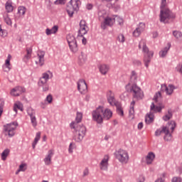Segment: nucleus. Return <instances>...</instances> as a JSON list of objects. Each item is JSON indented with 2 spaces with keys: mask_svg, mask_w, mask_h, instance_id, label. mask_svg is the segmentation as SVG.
<instances>
[{
  "mask_svg": "<svg viewBox=\"0 0 182 182\" xmlns=\"http://www.w3.org/2000/svg\"><path fill=\"white\" fill-rule=\"evenodd\" d=\"M174 18L175 16L174 14H173V12L167 8L166 0H161L160 13L161 22H163V23H168V21Z\"/></svg>",
  "mask_w": 182,
  "mask_h": 182,
  "instance_id": "f257e3e1",
  "label": "nucleus"
},
{
  "mask_svg": "<svg viewBox=\"0 0 182 182\" xmlns=\"http://www.w3.org/2000/svg\"><path fill=\"white\" fill-rule=\"evenodd\" d=\"M139 48L142 49L144 53V62L146 68H149V65L151 62V59L154 55V52L149 50V47L146 45V40L142 39L139 43Z\"/></svg>",
  "mask_w": 182,
  "mask_h": 182,
  "instance_id": "f03ea898",
  "label": "nucleus"
},
{
  "mask_svg": "<svg viewBox=\"0 0 182 182\" xmlns=\"http://www.w3.org/2000/svg\"><path fill=\"white\" fill-rule=\"evenodd\" d=\"M70 126L71 129H75L74 139L75 141L77 143L82 141L83 140V137L86 136V127L83 124L76 126V122H71Z\"/></svg>",
  "mask_w": 182,
  "mask_h": 182,
  "instance_id": "7ed1b4c3",
  "label": "nucleus"
},
{
  "mask_svg": "<svg viewBox=\"0 0 182 182\" xmlns=\"http://www.w3.org/2000/svg\"><path fill=\"white\" fill-rule=\"evenodd\" d=\"M53 77V74L50 71H47L42 74V76L40 77L38 82V87H41L43 92H48L49 90V84H48V81L49 79H52Z\"/></svg>",
  "mask_w": 182,
  "mask_h": 182,
  "instance_id": "20e7f679",
  "label": "nucleus"
},
{
  "mask_svg": "<svg viewBox=\"0 0 182 182\" xmlns=\"http://www.w3.org/2000/svg\"><path fill=\"white\" fill-rule=\"evenodd\" d=\"M125 89L127 92H130V93L132 94V96L134 99H137L138 100H140V99H143V97L144 96L141 88H140L136 84L131 85L130 83H129L126 85Z\"/></svg>",
  "mask_w": 182,
  "mask_h": 182,
  "instance_id": "39448f33",
  "label": "nucleus"
},
{
  "mask_svg": "<svg viewBox=\"0 0 182 182\" xmlns=\"http://www.w3.org/2000/svg\"><path fill=\"white\" fill-rule=\"evenodd\" d=\"M164 109V105H160L159 106H156L154 105V102H152L151 105V112L149 114H147L145 117V122L146 124H150V123H153L154 121V113H157V112H161V109Z\"/></svg>",
  "mask_w": 182,
  "mask_h": 182,
  "instance_id": "423d86ee",
  "label": "nucleus"
},
{
  "mask_svg": "<svg viewBox=\"0 0 182 182\" xmlns=\"http://www.w3.org/2000/svg\"><path fill=\"white\" fill-rule=\"evenodd\" d=\"M114 156L122 164H127L129 163V152L126 150L119 149L114 153Z\"/></svg>",
  "mask_w": 182,
  "mask_h": 182,
  "instance_id": "0eeeda50",
  "label": "nucleus"
},
{
  "mask_svg": "<svg viewBox=\"0 0 182 182\" xmlns=\"http://www.w3.org/2000/svg\"><path fill=\"white\" fill-rule=\"evenodd\" d=\"M18 126H19V124L16 122H13L4 125V130L6 136H9V137H14L16 134V129H18Z\"/></svg>",
  "mask_w": 182,
  "mask_h": 182,
  "instance_id": "6e6552de",
  "label": "nucleus"
},
{
  "mask_svg": "<svg viewBox=\"0 0 182 182\" xmlns=\"http://www.w3.org/2000/svg\"><path fill=\"white\" fill-rule=\"evenodd\" d=\"M70 4L67 6L66 11L70 18H72L75 14V11H79L82 2L80 0H70Z\"/></svg>",
  "mask_w": 182,
  "mask_h": 182,
  "instance_id": "1a4fd4ad",
  "label": "nucleus"
},
{
  "mask_svg": "<svg viewBox=\"0 0 182 182\" xmlns=\"http://www.w3.org/2000/svg\"><path fill=\"white\" fill-rule=\"evenodd\" d=\"M92 119L97 123H103V107L100 106L92 112Z\"/></svg>",
  "mask_w": 182,
  "mask_h": 182,
  "instance_id": "9d476101",
  "label": "nucleus"
},
{
  "mask_svg": "<svg viewBox=\"0 0 182 182\" xmlns=\"http://www.w3.org/2000/svg\"><path fill=\"white\" fill-rule=\"evenodd\" d=\"M67 41L70 46V49L71 51L73 52V53H76L77 50H79V48H77V43L76 42V38H75V36L71 34H68L67 36Z\"/></svg>",
  "mask_w": 182,
  "mask_h": 182,
  "instance_id": "9b49d317",
  "label": "nucleus"
},
{
  "mask_svg": "<svg viewBox=\"0 0 182 182\" xmlns=\"http://www.w3.org/2000/svg\"><path fill=\"white\" fill-rule=\"evenodd\" d=\"M116 22V18L112 16H107L104 18L103 22L101 23V28L105 30L107 26H113Z\"/></svg>",
  "mask_w": 182,
  "mask_h": 182,
  "instance_id": "f8f14e48",
  "label": "nucleus"
},
{
  "mask_svg": "<svg viewBox=\"0 0 182 182\" xmlns=\"http://www.w3.org/2000/svg\"><path fill=\"white\" fill-rule=\"evenodd\" d=\"M110 157L109 155H105L100 163V169L102 171H107L109 170V160Z\"/></svg>",
  "mask_w": 182,
  "mask_h": 182,
  "instance_id": "ddd939ff",
  "label": "nucleus"
},
{
  "mask_svg": "<svg viewBox=\"0 0 182 182\" xmlns=\"http://www.w3.org/2000/svg\"><path fill=\"white\" fill-rule=\"evenodd\" d=\"M107 100L110 106H117V100L114 98V93L112 90L107 92Z\"/></svg>",
  "mask_w": 182,
  "mask_h": 182,
  "instance_id": "4468645a",
  "label": "nucleus"
},
{
  "mask_svg": "<svg viewBox=\"0 0 182 182\" xmlns=\"http://www.w3.org/2000/svg\"><path fill=\"white\" fill-rule=\"evenodd\" d=\"M174 90H176V87L173 85H168V86H167L166 84H162L161 85V92H165L168 96H171Z\"/></svg>",
  "mask_w": 182,
  "mask_h": 182,
  "instance_id": "2eb2a0df",
  "label": "nucleus"
},
{
  "mask_svg": "<svg viewBox=\"0 0 182 182\" xmlns=\"http://www.w3.org/2000/svg\"><path fill=\"white\" fill-rule=\"evenodd\" d=\"M88 31H89V28L87 27V25L86 24V21L85 20L80 21V29L78 31V36H83L84 35H86V33H87Z\"/></svg>",
  "mask_w": 182,
  "mask_h": 182,
  "instance_id": "dca6fc26",
  "label": "nucleus"
},
{
  "mask_svg": "<svg viewBox=\"0 0 182 182\" xmlns=\"http://www.w3.org/2000/svg\"><path fill=\"white\" fill-rule=\"evenodd\" d=\"M146 28V25L144 23H139L137 26L136 29L133 31V36L135 38H139L141 33L144 31V28Z\"/></svg>",
  "mask_w": 182,
  "mask_h": 182,
  "instance_id": "f3484780",
  "label": "nucleus"
},
{
  "mask_svg": "<svg viewBox=\"0 0 182 182\" xmlns=\"http://www.w3.org/2000/svg\"><path fill=\"white\" fill-rule=\"evenodd\" d=\"M55 155V150L50 149L48 150L47 154L46 155L43 161L46 166H50L52 164V157Z\"/></svg>",
  "mask_w": 182,
  "mask_h": 182,
  "instance_id": "a211bd4d",
  "label": "nucleus"
},
{
  "mask_svg": "<svg viewBox=\"0 0 182 182\" xmlns=\"http://www.w3.org/2000/svg\"><path fill=\"white\" fill-rule=\"evenodd\" d=\"M38 60H36V64L37 66L42 68L45 65V52L39 51L37 55Z\"/></svg>",
  "mask_w": 182,
  "mask_h": 182,
  "instance_id": "6ab92c4d",
  "label": "nucleus"
},
{
  "mask_svg": "<svg viewBox=\"0 0 182 182\" xmlns=\"http://www.w3.org/2000/svg\"><path fill=\"white\" fill-rule=\"evenodd\" d=\"M77 89L80 93H86L87 92V84L85 80H80L77 82Z\"/></svg>",
  "mask_w": 182,
  "mask_h": 182,
  "instance_id": "aec40b11",
  "label": "nucleus"
},
{
  "mask_svg": "<svg viewBox=\"0 0 182 182\" xmlns=\"http://www.w3.org/2000/svg\"><path fill=\"white\" fill-rule=\"evenodd\" d=\"M11 59H12V55L9 54L5 60V63L3 65V70L4 72H9V70L12 69V66L11 65Z\"/></svg>",
  "mask_w": 182,
  "mask_h": 182,
  "instance_id": "412c9836",
  "label": "nucleus"
},
{
  "mask_svg": "<svg viewBox=\"0 0 182 182\" xmlns=\"http://www.w3.org/2000/svg\"><path fill=\"white\" fill-rule=\"evenodd\" d=\"M23 92H25V88L22 87H16L11 90L10 95L11 96H21Z\"/></svg>",
  "mask_w": 182,
  "mask_h": 182,
  "instance_id": "4be33fe9",
  "label": "nucleus"
},
{
  "mask_svg": "<svg viewBox=\"0 0 182 182\" xmlns=\"http://www.w3.org/2000/svg\"><path fill=\"white\" fill-rule=\"evenodd\" d=\"M154 159H156V154L153 152H149L145 156V163L148 165L152 164Z\"/></svg>",
  "mask_w": 182,
  "mask_h": 182,
  "instance_id": "5701e85b",
  "label": "nucleus"
},
{
  "mask_svg": "<svg viewBox=\"0 0 182 182\" xmlns=\"http://www.w3.org/2000/svg\"><path fill=\"white\" fill-rule=\"evenodd\" d=\"M113 116V112L109 108H104L103 107V114L102 117L105 119V120H109Z\"/></svg>",
  "mask_w": 182,
  "mask_h": 182,
  "instance_id": "b1692460",
  "label": "nucleus"
},
{
  "mask_svg": "<svg viewBox=\"0 0 182 182\" xmlns=\"http://www.w3.org/2000/svg\"><path fill=\"white\" fill-rule=\"evenodd\" d=\"M164 129H165L166 132H173L174 129H176V122L171 121V122L168 123V125H166V127H164Z\"/></svg>",
  "mask_w": 182,
  "mask_h": 182,
  "instance_id": "393cba45",
  "label": "nucleus"
},
{
  "mask_svg": "<svg viewBox=\"0 0 182 182\" xmlns=\"http://www.w3.org/2000/svg\"><path fill=\"white\" fill-rule=\"evenodd\" d=\"M53 101V97H52V95H48L45 100V102H41V107L42 109H45L46 107V105H50L52 102Z\"/></svg>",
  "mask_w": 182,
  "mask_h": 182,
  "instance_id": "a878e982",
  "label": "nucleus"
},
{
  "mask_svg": "<svg viewBox=\"0 0 182 182\" xmlns=\"http://www.w3.org/2000/svg\"><path fill=\"white\" fill-rule=\"evenodd\" d=\"M170 48H171V44L168 43V46L165 47L159 52L160 58H166L167 53H168V50H170Z\"/></svg>",
  "mask_w": 182,
  "mask_h": 182,
  "instance_id": "bb28decb",
  "label": "nucleus"
},
{
  "mask_svg": "<svg viewBox=\"0 0 182 182\" xmlns=\"http://www.w3.org/2000/svg\"><path fill=\"white\" fill-rule=\"evenodd\" d=\"M5 8H6V12H8V14H11V12H13L14 11V6H13L12 1L8 0L5 4Z\"/></svg>",
  "mask_w": 182,
  "mask_h": 182,
  "instance_id": "cd10ccee",
  "label": "nucleus"
},
{
  "mask_svg": "<svg viewBox=\"0 0 182 182\" xmlns=\"http://www.w3.org/2000/svg\"><path fill=\"white\" fill-rule=\"evenodd\" d=\"M136 104V102L134 100L131 102L130 107H129V117L130 119H134V105Z\"/></svg>",
  "mask_w": 182,
  "mask_h": 182,
  "instance_id": "c85d7f7f",
  "label": "nucleus"
},
{
  "mask_svg": "<svg viewBox=\"0 0 182 182\" xmlns=\"http://www.w3.org/2000/svg\"><path fill=\"white\" fill-rule=\"evenodd\" d=\"M109 67L107 65L102 64L100 66V72L102 75H106L109 72Z\"/></svg>",
  "mask_w": 182,
  "mask_h": 182,
  "instance_id": "c756f323",
  "label": "nucleus"
},
{
  "mask_svg": "<svg viewBox=\"0 0 182 182\" xmlns=\"http://www.w3.org/2000/svg\"><path fill=\"white\" fill-rule=\"evenodd\" d=\"M18 109L21 110V112H23V105L20 102H16L14 106V110L16 113H18Z\"/></svg>",
  "mask_w": 182,
  "mask_h": 182,
  "instance_id": "7c9ffc66",
  "label": "nucleus"
},
{
  "mask_svg": "<svg viewBox=\"0 0 182 182\" xmlns=\"http://www.w3.org/2000/svg\"><path fill=\"white\" fill-rule=\"evenodd\" d=\"M58 26H54L52 28L49 29V28H46V35L49 36V35H52L53 33H56V32H58Z\"/></svg>",
  "mask_w": 182,
  "mask_h": 182,
  "instance_id": "2f4dec72",
  "label": "nucleus"
},
{
  "mask_svg": "<svg viewBox=\"0 0 182 182\" xmlns=\"http://www.w3.org/2000/svg\"><path fill=\"white\" fill-rule=\"evenodd\" d=\"M86 62V54L81 53L78 56V63L83 65Z\"/></svg>",
  "mask_w": 182,
  "mask_h": 182,
  "instance_id": "473e14b6",
  "label": "nucleus"
},
{
  "mask_svg": "<svg viewBox=\"0 0 182 182\" xmlns=\"http://www.w3.org/2000/svg\"><path fill=\"white\" fill-rule=\"evenodd\" d=\"M130 82L134 85H136L135 83L137 82V73L135 71H132L131 73Z\"/></svg>",
  "mask_w": 182,
  "mask_h": 182,
  "instance_id": "72a5a7b5",
  "label": "nucleus"
},
{
  "mask_svg": "<svg viewBox=\"0 0 182 182\" xmlns=\"http://www.w3.org/2000/svg\"><path fill=\"white\" fill-rule=\"evenodd\" d=\"M39 140H41V132H37L34 139V141L32 144L33 149L36 147V144H38V141H39Z\"/></svg>",
  "mask_w": 182,
  "mask_h": 182,
  "instance_id": "f704fd0d",
  "label": "nucleus"
},
{
  "mask_svg": "<svg viewBox=\"0 0 182 182\" xmlns=\"http://www.w3.org/2000/svg\"><path fill=\"white\" fill-rule=\"evenodd\" d=\"M18 14L19 16H24L25 14H26V8H25V6H18Z\"/></svg>",
  "mask_w": 182,
  "mask_h": 182,
  "instance_id": "c9c22d12",
  "label": "nucleus"
},
{
  "mask_svg": "<svg viewBox=\"0 0 182 182\" xmlns=\"http://www.w3.org/2000/svg\"><path fill=\"white\" fill-rule=\"evenodd\" d=\"M172 139H173V136L171 135V133L168 132L167 131H165L164 140H165V141H171Z\"/></svg>",
  "mask_w": 182,
  "mask_h": 182,
  "instance_id": "e433bc0d",
  "label": "nucleus"
},
{
  "mask_svg": "<svg viewBox=\"0 0 182 182\" xmlns=\"http://www.w3.org/2000/svg\"><path fill=\"white\" fill-rule=\"evenodd\" d=\"M163 133H164V134L166 133V128H164V127L156 129L155 132V136L156 137H159V136H161V134H163Z\"/></svg>",
  "mask_w": 182,
  "mask_h": 182,
  "instance_id": "4c0bfd02",
  "label": "nucleus"
},
{
  "mask_svg": "<svg viewBox=\"0 0 182 182\" xmlns=\"http://www.w3.org/2000/svg\"><path fill=\"white\" fill-rule=\"evenodd\" d=\"M27 114L29 116L30 119L31 117H36V112H35V109H32L31 107L27 109Z\"/></svg>",
  "mask_w": 182,
  "mask_h": 182,
  "instance_id": "58836bf2",
  "label": "nucleus"
},
{
  "mask_svg": "<svg viewBox=\"0 0 182 182\" xmlns=\"http://www.w3.org/2000/svg\"><path fill=\"white\" fill-rule=\"evenodd\" d=\"M9 154V149H5L2 153H1V159L5 161L6 160V157H8V155Z\"/></svg>",
  "mask_w": 182,
  "mask_h": 182,
  "instance_id": "ea45409f",
  "label": "nucleus"
},
{
  "mask_svg": "<svg viewBox=\"0 0 182 182\" xmlns=\"http://www.w3.org/2000/svg\"><path fill=\"white\" fill-rule=\"evenodd\" d=\"M172 117L173 114H171V112L168 111V113L163 117V120H164V122H167L168 120H170Z\"/></svg>",
  "mask_w": 182,
  "mask_h": 182,
  "instance_id": "a19ab883",
  "label": "nucleus"
},
{
  "mask_svg": "<svg viewBox=\"0 0 182 182\" xmlns=\"http://www.w3.org/2000/svg\"><path fill=\"white\" fill-rule=\"evenodd\" d=\"M173 36H174V38H176V39H180L181 38H182V33L181 31H173Z\"/></svg>",
  "mask_w": 182,
  "mask_h": 182,
  "instance_id": "79ce46f5",
  "label": "nucleus"
},
{
  "mask_svg": "<svg viewBox=\"0 0 182 182\" xmlns=\"http://www.w3.org/2000/svg\"><path fill=\"white\" fill-rule=\"evenodd\" d=\"M83 117V114L81 112H77L75 122L76 123H80L82 122V119Z\"/></svg>",
  "mask_w": 182,
  "mask_h": 182,
  "instance_id": "37998d69",
  "label": "nucleus"
},
{
  "mask_svg": "<svg viewBox=\"0 0 182 182\" xmlns=\"http://www.w3.org/2000/svg\"><path fill=\"white\" fill-rule=\"evenodd\" d=\"M5 105V101L3 99H0V117L2 116V113H4V106Z\"/></svg>",
  "mask_w": 182,
  "mask_h": 182,
  "instance_id": "c03bdc74",
  "label": "nucleus"
},
{
  "mask_svg": "<svg viewBox=\"0 0 182 182\" xmlns=\"http://www.w3.org/2000/svg\"><path fill=\"white\" fill-rule=\"evenodd\" d=\"M154 100H155V102H160V100H161V92H158L154 97Z\"/></svg>",
  "mask_w": 182,
  "mask_h": 182,
  "instance_id": "a18cd8bd",
  "label": "nucleus"
},
{
  "mask_svg": "<svg viewBox=\"0 0 182 182\" xmlns=\"http://www.w3.org/2000/svg\"><path fill=\"white\" fill-rule=\"evenodd\" d=\"M30 119L33 127H36V126H38V121L36 120V117H33L30 118Z\"/></svg>",
  "mask_w": 182,
  "mask_h": 182,
  "instance_id": "49530a36",
  "label": "nucleus"
},
{
  "mask_svg": "<svg viewBox=\"0 0 182 182\" xmlns=\"http://www.w3.org/2000/svg\"><path fill=\"white\" fill-rule=\"evenodd\" d=\"M76 149V144H75L73 142L70 143L68 149V153H73V149Z\"/></svg>",
  "mask_w": 182,
  "mask_h": 182,
  "instance_id": "de8ad7c7",
  "label": "nucleus"
},
{
  "mask_svg": "<svg viewBox=\"0 0 182 182\" xmlns=\"http://www.w3.org/2000/svg\"><path fill=\"white\" fill-rule=\"evenodd\" d=\"M4 22L6 23V25H12V21L8 16H4Z\"/></svg>",
  "mask_w": 182,
  "mask_h": 182,
  "instance_id": "09e8293b",
  "label": "nucleus"
},
{
  "mask_svg": "<svg viewBox=\"0 0 182 182\" xmlns=\"http://www.w3.org/2000/svg\"><path fill=\"white\" fill-rule=\"evenodd\" d=\"M19 171H26V164H21L19 166Z\"/></svg>",
  "mask_w": 182,
  "mask_h": 182,
  "instance_id": "8fccbe9b",
  "label": "nucleus"
},
{
  "mask_svg": "<svg viewBox=\"0 0 182 182\" xmlns=\"http://www.w3.org/2000/svg\"><path fill=\"white\" fill-rule=\"evenodd\" d=\"M171 182H182L181 177L180 176L173 177L171 179Z\"/></svg>",
  "mask_w": 182,
  "mask_h": 182,
  "instance_id": "3c124183",
  "label": "nucleus"
},
{
  "mask_svg": "<svg viewBox=\"0 0 182 182\" xmlns=\"http://www.w3.org/2000/svg\"><path fill=\"white\" fill-rule=\"evenodd\" d=\"M66 0H56L54 4L55 5H65Z\"/></svg>",
  "mask_w": 182,
  "mask_h": 182,
  "instance_id": "603ef678",
  "label": "nucleus"
},
{
  "mask_svg": "<svg viewBox=\"0 0 182 182\" xmlns=\"http://www.w3.org/2000/svg\"><path fill=\"white\" fill-rule=\"evenodd\" d=\"M119 42L124 43V36L123 34H119L117 38Z\"/></svg>",
  "mask_w": 182,
  "mask_h": 182,
  "instance_id": "864d4df0",
  "label": "nucleus"
},
{
  "mask_svg": "<svg viewBox=\"0 0 182 182\" xmlns=\"http://www.w3.org/2000/svg\"><path fill=\"white\" fill-rule=\"evenodd\" d=\"M31 57L32 55L29 54H26L23 58V62H25L26 63H28V60H29V59H31Z\"/></svg>",
  "mask_w": 182,
  "mask_h": 182,
  "instance_id": "5fc2aeb1",
  "label": "nucleus"
},
{
  "mask_svg": "<svg viewBox=\"0 0 182 182\" xmlns=\"http://www.w3.org/2000/svg\"><path fill=\"white\" fill-rule=\"evenodd\" d=\"M7 35L8 33L6 32V31L1 29V31H0V36H1L2 38H5L7 36Z\"/></svg>",
  "mask_w": 182,
  "mask_h": 182,
  "instance_id": "6e6d98bb",
  "label": "nucleus"
},
{
  "mask_svg": "<svg viewBox=\"0 0 182 182\" xmlns=\"http://www.w3.org/2000/svg\"><path fill=\"white\" fill-rule=\"evenodd\" d=\"M117 112L118 113V114L119 116H123L124 112H123V109H122V107H117Z\"/></svg>",
  "mask_w": 182,
  "mask_h": 182,
  "instance_id": "4d7b16f0",
  "label": "nucleus"
},
{
  "mask_svg": "<svg viewBox=\"0 0 182 182\" xmlns=\"http://www.w3.org/2000/svg\"><path fill=\"white\" fill-rule=\"evenodd\" d=\"M176 72H178L179 73H182V64H178L176 67Z\"/></svg>",
  "mask_w": 182,
  "mask_h": 182,
  "instance_id": "13d9d810",
  "label": "nucleus"
},
{
  "mask_svg": "<svg viewBox=\"0 0 182 182\" xmlns=\"http://www.w3.org/2000/svg\"><path fill=\"white\" fill-rule=\"evenodd\" d=\"M87 176H89V168H86L83 171V177H86Z\"/></svg>",
  "mask_w": 182,
  "mask_h": 182,
  "instance_id": "bf43d9fd",
  "label": "nucleus"
},
{
  "mask_svg": "<svg viewBox=\"0 0 182 182\" xmlns=\"http://www.w3.org/2000/svg\"><path fill=\"white\" fill-rule=\"evenodd\" d=\"M117 21V22L119 23V25H122L123 23V18H120V17H116L115 18V21Z\"/></svg>",
  "mask_w": 182,
  "mask_h": 182,
  "instance_id": "052dcab7",
  "label": "nucleus"
},
{
  "mask_svg": "<svg viewBox=\"0 0 182 182\" xmlns=\"http://www.w3.org/2000/svg\"><path fill=\"white\" fill-rule=\"evenodd\" d=\"M120 97L122 100H124V99L127 97V92H124L121 95Z\"/></svg>",
  "mask_w": 182,
  "mask_h": 182,
  "instance_id": "680f3d73",
  "label": "nucleus"
},
{
  "mask_svg": "<svg viewBox=\"0 0 182 182\" xmlns=\"http://www.w3.org/2000/svg\"><path fill=\"white\" fill-rule=\"evenodd\" d=\"M86 9H88V11H90L93 9V5L88 4L86 5Z\"/></svg>",
  "mask_w": 182,
  "mask_h": 182,
  "instance_id": "e2e57ef3",
  "label": "nucleus"
},
{
  "mask_svg": "<svg viewBox=\"0 0 182 182\" xmlns=\"http://www.w3.org/2000/svg\"><path fill=\"white\" fill-rule=\"evenodd\" d=\"M26 54L30 55L31 56H32V48H27L26 49Z\"/></svg>",
  "mask_w": 182,
  "mask_h": 182,
  "instance_id": "0e129e2a",
  "label": "nucleus"
},
{
  "mask_svg": "<svg viewBox=\"0 0 182 182\" xmlns=\"http://www.w3.org/2000/svg\"><path fill=\"white\" fill-rule=\"evenodd\" d=\"M138 129L139 130H141V129H143V122H139L138 124Z\"/></svg>",
  "mask_w": 182,
  "mask_h": 182,
  "instance_id": "69168bd1",
  "label": "nucleus"
},
{
  "mask_svg": "<svg viewBox=\"0 0 182 182\" xmlns=\"http://www.w3.org/2000/svg\"><path fill=\"white\" fill-rule=\"evenodd\" d=\"M155 182H164V179H163V178H159L156 179Z\"/></svg>",
  "mask_w": 182,
  "mask_h": 182,
  "instance_id": "338daca9",
  "label": "nucleus"
},
{
  "mask_svg": "<svg viewBox=\"0 0 182 182\" xmlns=\"http://www.w3.org/2000/svg\"><path fill=\"white\" fill-rule=\"evenodd\" d=\"M144 176H141L139 179V181H138V182H144Z\"/></svg>",
  "mask_w": 182,
  "mask_h": 182,
  "instance_id": "774afa93",
  "label": "nucleus"
}]
</instances>
